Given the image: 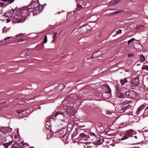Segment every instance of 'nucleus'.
Wrapping results in <instances>:
<instances>
[{
    "label": "nucleus",
    "mask_w": 148,
    "mask_h": 148,
    "mask_svg": "<svg viewBox=\"0 0 148 148\" xmlns=\"http://www.w3.org/2000/svg\"><path fill=\"white\" fill-rule=\"evenodd\" d=\"M114 114V113L108 110H107L105 112V114L106 116L110 117L113 116Z\"/></svg>",
    "instance_id": "10"
},
{
    "label": "nucleus",
    "mask_w": 148,
    "mask_h": 148,
    "mask_svg": "<svg viewBox=\"0 0 148 148\" xmlns=\"http://www.w3.org/2000/svg\"><path fill=\"white\" fill-rule=\"evenodd\" d=\"M62 130H58V132L60 133H61V132H62Z\"/></svg>",
    "instance_id": "45"
},
{
    "label": "nucleus",
    "mask_w": 148,
    "mask_h": 148,
    "mask_svg": "<svg viewBox=\"0 0 148 148\" xmlns=\"http://www.w3.org/2000/svg\"><path fill=\"white\" fill-rule=\"evenodd\" d=\"M145 108V106L144 105H142L139 107L137 112V114H138Z\"/></svg>",
    "instance_id": "12"
},
{
    "label": "nucleus",
    "mask_w": 148,
    "mask_h": 148,
    "mask_svg": "<svg viewBox=\"0 0 148 148\" xmlns=\"http://www.w3.org/2000/svg\"><path fill=\"white\" fill-rule=\"evenodd\" d=\"M30 54L29 53L28 50H25L22 51L20 54V56L22 57H25Z\"/></svg>",
    "instance_id": "6"
},
{
    "label": "nucleus",
    "mask_w": 148,
    "mask_h": 148,
    "mask_svg": "<svg viewBox=\"0 0 148 148\" xmlns=\"http://www.w3.org/2000/svg\"><path fill=\"white\" fill-rule=\"evenodd\" d=\"M133 56V54H129L128 55V56L129 57H130L131 56Z\"/></svg>",
    "instance_id": "42"
},
{
    "label": "nucleus",
    "mask_w": 148,
    "mask_h": 148,
    "mask_svg": "<svg viewBox=\"0 0 148 148\" xmlns=\"http://www.w3.org/2000/svg\"><path fill=\"white\" fill-rule=\"evenodd\" d=\"M140 62L142 63L144 62L146 60L145 57L142 54L140 55Z\"/></svg>",
    "instance_id": "13"
},
{
    "label": "nucleus",
    "mask_w": 148,
    "mask_h": 148,
    "mask_svg": "<svg viewBox=\"0 0 148 148\" xmlns=\"http://www.w3.org/2000/svg\"><path fill=\"white\" fill-rule=\"evenodd\" d=\"M130 40L132 41L135 40V38H133L131 39Z\"/></svg>",
    "instance_id": "46"
},
{
    "label": "nucleus",
    "mask_w": 148,
    "mask_h": 148,
    "mask_svg": "<svg viewBox=\"0 0 148 148\" xmlns=\"http://www.w3.org/2000/svg\"><path fill=\"white\" fill-rule=\"evenodd\" d=\"M102 88L104 92L103 94V96L106 99L110 97L112 95L111 90L109 86L106 84L102 85Z\"/></svg>",
    "instance_id": "3"
},
{
    "label": "nucleus",
    "mask_w": 148,
    "mask_h": 148,
    "mask_svg": "<svg viewBox=\"0 0 148 148\" xmlns=\"http://www.w3.org/2000/svg\"><path fill=\"white\" fill-rule=\"evenodd\" d=\"M141 26L139 25L137 27H135V28L136 29H138L141 28Z\"/></svg>",
    "instance_id": "33"
},
{
    "label": "nucleus",
    "mask_w": 148,
    "mask_h": 148,
    "mask_svg": "<svg viewBox=\"0 0 148 148\" xmlns=\"http://www.w3.org/2000/svg\"><path fill=\"white\" fill-rule=\"evenodd\" d=\"M10 13L11 15H10V16H12L13 14L14 13V11L13 10H11L10 11V12L8 13V14Z\"/></svg>",
    "instance_id": "31"
},
{
    "label": "nucleus",
    "mask_w": 148,
    "mask_h": 148,
    "mask_svg": "<svg viewBox=\"0 0 148 148\" xmlns=\"http://www.w3.org/2000/svg\"><path fill=\"white\" fill-rule=\"evenodd\" d=\"M21 35V34H17V35L16 36H20V35Z\"/></svg>",
    "instance_id": "48"
},
{
    "label": "nucleus",
    "mask_w": 148,
    "mask_h": 148,
    "mask_svg": "<svg viewBox=\"0 0 148 148\" xmlns=\"http://www.w3.org/2000/svg\"><path fill=\"white\" fill-rule=\"evenodd\" d=\"M20 145H19L17 143H15L13 145L12 148H20Z\"/></svg>",
    "instance_id": "22"
},
{
    "label": "nucleus",
    "mask_w": 148,
    "mask_h": 148,
    "mask_svg": "<svg viewBox=\"0 0 148 148\" xmlns=\"http://www.w3.org/2000/svg\"><path fill=\"white\" fill-rule=\"evenodd\" d=\"M30 148H34V147H30Z\"/></svg>",
    "instance_id": "55"
},
{
    "label": "nucleus",
    "mask_w": 148,
    "mask_h": 148,
    "mask_svg": "<svg viewBox=\"0 0 148 148\" xmlns=\"http://www.w3.org/2000/svg\"><path fill=\"white\" fill-rule=\"evenodd\" d=\"M132 84L134 85V86H137L139 83V78L138 77H136L134 79H133L131 82Z\"/></svg>",
    "instance_id": "7"
},
{
    "label": "nucleus",
    "mask_w": 148,
    "mask_h": 148,
    "mask_svg": "<svg viewBox=\"0 0 148 148\" xmlns=\"http://www.w3.org/2000/svg\"><path fill=\"white\" fill-rule=\"evenodd\" d=\"M101 53V51H98L92 55V56L94 58L100 55Z\"/></svg>",
    "instance_id": "11"
},
{
    "label": "nucleus",
    "mask_w": 148,
    "mask_h": 148,
    "mask_svg": "<svg viewBox=\"0 0 148 148\" xmlns=\"http://www.w3.org/2000/svg\"><path fill=\"white\" fill-rule=\"evenodd\" d=\"M80 127H85V126L84 125H80Z\"/></svg>",
    "instance_id": "47"
},
{
    "label": "nucleus",
    "mask_w": 148,
    "mask_h": 148,
    "mask_svg": "<svg viewBox=\"0 0 148 148\" xmlns=\"http://www.w3.org/2000/svg\"><path fill=\"white\" fill-rule=\"evenodd\" d=\"M134 131L132 129H129L126 131L125 134L126 135L129 136L132 135L134 134Z\"/></svg>",
    "instance_id": "8"
},
{
    "label": "nucleus",
    "mask_w": 148,
    "mask_h": 148,
    "mask_svg": "<svg viewBox=\"0 0 148 148\" xmlns=\"http://www.w3.org/2000/svg\"><path fill=\"white\" fill-rule=\"evenodd\" d=\"M147 66H144L142 67V70H146Z\"/></svg>",
    "instance_id": "32"
},
{
    "label": "nucleus",
    "mask_w": 148,
    "mask_h": 148,
    "mask_svg": "<svg viewBox=\"0 0 148 148\" xmlns=\"http://www.w3.org/2000/svg\"><path fill=\"white\" fill-rule=\"evenodd\" d=\"M127 106L123 107L122 109L121 110V112H123L126 111L127 109H128Z\"/></svg>",
    "instance_id": "24"
},
{
    "label": "nucleus",
    "mask_w": 148,
    "mask_h": 148,
    "mask_svg": "<svg viewBox=\"0 0 148 148\" xmlns=\"http://www.w3.org/2000/svg\"><path fill=\"white\" fill-rule=\"evenodd\" d=\"M39 5L38 0H32L29 5L28 6V8H26V10H19L15 12L14 15L15 18L19 19L21 18V19L18 22V23L24 22L29 15L28 13L27 10L35 9V10H38L39 12L42 11L43 7L42 6H39Z\"/></svg>",
    "instance_id": "1"
},
{
    "label": "nucleus",
    "mask_w": 148,
    "mask_h": 148,
    "mask_svg": "<svg viewBox=\"0 0 148 148\" xmlns=\"http://www.w3.org/2000/svg\"><path fill=\"white\" fill-rule=\"evenodd\" d=\"M127 138H124L123 137L120 139V140L123 141L125 139H127Z\"/></svg>",
    "instance_id": "39"
},
{
    "label": "nucleus",
    "mask_w": 148,
    "mask_h": 148,
    "mask_svg": "<svg viewBox=\"0 0 148 148\" xmlns=\"http://www.w3.org/2000/svg\"><path fill=\"white\" fill-rule=\"evenodd\" d=\"M121 32H122L121 30L119 29L117 31V34H120L121 33Z\"/></svg>",
    "instance_id": "34"
},
{
    "label": "nucleus",
    "mask_w": 148,
    "mask_h": 148,
    "mask_svg": "<svg viewBox=\"0 0 148 148\" xmlns=\"http://www.w3.org/2000/svg\"><path fill=\"white\" fill-rule=\"evenodd\" d=\"M146 70L148 71V66H147V68Z\"/></svg>",
    "instance_id": "54"
},
{
    "label": "nucleus",
    "mask_w": 148,
    "mask_h": 148,
    "mask_svg": "<svg viewBox=\"0 0 148 148\" xmlns=\"http://www.w3.org/2000/svg\"><path fill=\"white\" fill-rule=\"evenodd\" d=\"M62 136L63 137H66V138H68V136L67 135H66V133H65V134H64Z\"/></svg>",
    "instance_id": "35"
},
{
    "label": "nucleus",
    "mask_w": 148,
    "mask_h": 148,
    "mask_svg": "<svg viewBox=\"0 0 148 148\" xmlns=\"http://www.w3.org/2000/svg\"><path fill=\"white\" fill-rule=\"evenodd\" d=\"M132 42V41L131 40H128V41H127L128 43V44L129 45Z\"/></svg>",
    "instance_id": "41"
},
{
    "label": "nucleus",
    "mask_w": 148,
    "mask_h": 148,
    "mask_svg": "<svg viewBox=\"0 0 148 148\" xmlns=\"http://www.w3.org/2000/svg\"><path fill=\"white\" fill-rule=\"evenodd\" d=\"M12 38V37H8L5 38L4 39V40H7V39H10V38Z\"/></svg>",
    "instance_id": "40"
},
{
    "label": "nucleus",
    "mask_w": 148,
    "mask_h": 148,
    "mask_svg": "<svg viewBox=\"0 0 148 148\" xmlns=\"http://www.w3.org/2000/svg\"><path fill=\"white\" fill-rule=\"evenodd\" d=\"M134 137L135 138H137V137L136 136H134Z\"/></svg>",
    "instance_id": "51"
},
{
    "label": "nucleus",
    "mask_w": 148,
    "mask_h": 148,
    "mask_svg": "<svg viewBox=\"0 0 148 148\" xmlns=\"http://www.w3.org/2000/svg\"><path fill=\"white\" fill-rule=\"evenodd\" d=\"M51 125L50 122L49 121H47L46 122V126L47 128H49Z\"/></svg>",
    "instance_id": "26"
},
{
    "label": "nucleus",
    "mask_w": 148,
    "mask_h": 148,
    "mask_svg": "<svg viewBox=\"0 0 148 148\" xmlns=\"http://www.w3.org/2000/svg\"><path fill=\"white\" fill-rule=\"evenodd\" d=\"M68 101L65 99L62 102L63 105L64 109L56 111L54 114V116L56 117L58 116L59 117L63 118L61 119L62 121L67 122L69 120V116L68 115H73L75 113V109L73 105L69 106Z\"/></svg>",
    "instance_id": "2"
},
{
    "label": "nucleus",
    "mask_w": 148,
    "mask_h": 148,
    "mask_svg": "<svg viewBox=\"0 0 148 148\" xmlns=\"http://www.w3.org/2000/svg\"><path fill=\"white\" fill-rule=\"evenodd\" d=\"M67 127L68 128L71 129V130L73 128V125L72 124H69L67 125Z\"/></svg>",
    "instance_id": "23"
},
{
    "label": "nucleus",
    "mask_w": 148,
    "mask_h": 148,
    "mask_svg": "<svg viewBox=\"0 0 148 148\" xmlns=\"http://www.w3.org/2000/svg\"><path fill=\"white\" fill-rule=\"evenodd\" d=\"M90 136H94L95 137V134L93 133H90Z\"/></svg>",
    "instance_id": "36"
},
{
    "label": "nucleus",
    "mask_w": 148,
    "mask_h": 148,
    "mask_svg": "<svg viewBox=\"0 0 148 148\" xmlns=\"http://www.w3.org/2000/svg\"><path fill=\"white\" fill-rule=\"evenodd\" d=\"M115 88L116 95L117 96L120 98H123L125 97V94L121 92V91L123 90V89L125 88L124 87H122L120 85L117 84L115 86Z\"/></svg>",
    "instance_id": "4"
},
{
    "label": "nucleus",
    "mask_w": 148,
    "mask_h": 148,
    "mask_svg": "<svg viewBox=\"0 0 148 148\" xmlns=\"http://www.w3.org/2000/svg\"><path fill=\"white\" fill-rule=\"evenodd\" d=\"M145 27L144 26H141V28H141V29H143V28L144 27Z\"/></svg>",
    "instance_id": "50"
},
{
    "label": "nucleus",
    "mask_w": 148,
    "mask_h": 148,
    "mask_svg": "<svg viewBox=\"0 0 148 148\" xmlns=\"http://www.w3.org/2000/svg\"><path fill=\"white\" fill-rule=\"evenodd\" d=\"M83 130V129H79L78 131H80L81 130Z\"/></svg>",
    "instance_id": "52"
},
{
    "label": "nucleus",
    "mask_w": 148,
    "mask_h": 148,
    "mask_svg": "<svg viewBox=\"0 0 148 148\" xmlns=\"http://www.w3.org/2000/svg\"><path fill=\"white\" fill-rule=\"evenodd\" d=\"M10 28V27L7 28L5 27H4V28L2 29V32L3 33H6V32Z\"/></svg>",
    "instance_id": "18"
},
{
    "label": "nucleus",
    "mask_w": 148,
    "mask_h": 148,
    "mask_svg": "<svg viewBox=\"0 0 148 148\" xmlns=\"http://www.w3.org/2000/svg\"><path fill=\"white\" fill-rule=\"evenodd\" d=\"M10 21H10V19H7V21H6V22H7V23H9V22H10Z\"/></svg>",
    "instance_id": "44"
},
{
    "label": "nucleus",
    "mask_w": 148,
    "mask_h": 148,
    "mask_svg": "<svg viewBox=\"0 0 148 148\" xmlns=\"http://www.w3.org/2000/svg\"><path fill=\"white\" fill-rule=\"evenodd\" d=\"M59 12V13H61V12Z\"/></svg>",
    "instance_id": "57"
},
{
    "label": "nucleus",
    "mask_w": 148,
    "mask_h": 148,
    "mask_svg": "<svg viewBox=\"0 0 148 148\" xmlns=\"http://www.w3.org/2000/svg\"><path fill=\"white\" fill-rule=\"evenodd\" d=\"M78 98L79 99H81L82 98H81L80 97H79V96L78 97Z\"/></svg>",
    "instance_id": "53"
},
{
    "label": "nucleus",
    "mask_w": 148,
    "mask_h": 148,
    "mask_svg": "<svg viewBox=\"0 0 148 148\" xmlns=\"http://www.w3.org/2000/svg\"><path fill=\"white\" fill-rule=\"evenodd\" d=\"M139 62L138 61L136 63V64L137 66H139L140 65V64L139 63H138V62Z\"/></svg>",
    "instance_id": "43"
},
{
    "label": "nucleus",
    "mask_w": 148,
    "mask_h": 148,
    "mask_svg": "<svg viewBox=\"0 0 148 148\" xmlns=\"http://www.w3.org/2000/svg\"><path fill=\"white\" fill-rule=\"evenodd\" d=\"M136 148H140V147H136Z\"/></svg>",
    "instance_id": "56"
},
{
    "label": "nucleus",
    "mask_w": 148,
    "mask_h": 148,
    "mask_svg": "<svg viewBox=\"0 0 148 148\" xmlns=\"http://www.w3.org/2000/svg\"><path fill=\"white\" fill-rule=\"evenodd\" d=\"M89 27V26L88 25L82 26L78 29V31L81 34L86 33L87 32L88 29H90Z\"/></svg>",
    "instance_id": "5"
},
{
    "label": "nucleus",
    "mask_w": 148,
    "mask_h": 148,
    "mask_svg": "<svg viewBox=\"0 0 148 148\" xmlns=\"http://www.w3.org/2000/svg\"><path fill=\"white\" fill-rule=\"evenodd\" d=\"M57 87L60 90H61L64 88L65 86L62 84H60L58 85Z\"/></svg>",
    "instance_id": "16"
},
{
    "label": "nucleus",
    "mask_w": 148,
    "mask_h": 148,
    "mask_svg": "<svg viewBox=\"0 0 148 148\" xmlns=\"http://www.w3.org/2000/svg\"><path fill=\"white\" fill-rule=\"evenodd\" d=\"M57 34V32H54V34L53 36V38H54V40L52 41V42H53L54 41V40L55 39L56 36Z\"/></svg>",
    "instance_id": "28"
},
{
    "label": "nucleus",
    "mask_w": 148,
    "mask_h": 148,
    "mask_svg": "<svg viewBox=\"0 0 148 148\" xmlns=\"http://www.w3.org/2000/svg\"><path fill=\"white\" fill-rule=\"evenodd\" d=\"M79 136L81 138H87L88 136L84 133H82L79 134Z\"/></svg>",
    "instance_id": "20"
},
{
    "label": "nucleus",
    "mask_w": 148,
    "mask_h": 148,
    "mask_svg": "<svg viewBox=\"0 0 148 148\" xmlns=\"http://www.w3.org/2000/svg\"><path fill=\"white\" fill-rule=\"evenodd\" d=\"M1 136V135L0 134V136Z\"/></svg>",
    "instance_id": "58"
},
{
    "label": "nucleus",
    "mask_w": 148,
    "mask_h": 148,
    "mask_svg": "<svg viewBox=\"0 0 148 148\" xmlns=\"http://www.w3.org/2000/svg\"><path fill=\"white\" fill-rule=\"evenodd\" d=\"M130 137L129 136H128L127 135H126L125 134V135L124 136L123 138H127V139L128 138Z\"/></svg>",
    "instance_id": "37"
},
{
    "label": "nucleus",
    "mask_w": 148,
    "mask_h": 148,
    "mask_svg": "<svg viewBox=\"0 0 148 148\" xmlns=\"http://www.w3.org/2000/svg\"><path fill=\"white\" fill-rule=\"evenodd\" d=\"M44 43H46L47 41V35H45L44 39Z\"/></svg>",
    "instance_id": "30"
},
{
    "label": "nucleus",
    "mask_w": 148,
    "mask_h": 148,
    "mask_svg": "<svg viewBox=\"0 0 148 148\" xmlns=\"http://www.w3.org/2000/svg\"><path fill=\"white\" fill-rule=\"evenodd\" d=\"M25 112V111L24 110H23L20 111L18 110L17 111V113L19 114V115H20V116H21L22 114L25 115V114L26 112L24 113V112Z\"/></svg>",
    "instance_id": "19"
},
{
    "label": "nucleus",
    "mask_w": 148,
    "mask_h": 148,
    "mask_svg": "<svg viewBox=\"0 0 148 148\" xmlns=\"http://www.w3.org/2000/svg\"><path fill=\"white\" fill-rule=\"evenodd\" d=\"M85 39V38L84 37H82L79 40V43H83L84 42Z\"/></svg>",
    "instance_id": "21"
},
{
    "label": "nucleus",
    "mask_w": 148,
    "mask_h": 148,
    "mask_svg": "<svg viewBox=\"0 0 148 148\" xmlns=\"http://www.w3.org/2000/svg\"><path fill=\"white\" fill-rule=\"evenodd\" d=\"M119 1V0H112L110 2L109 4L111 6H114L118 4Z\"/></svg>",
    "instance_id": "9"
},
{
    "label": "nucleus",
    "mask_w": 148,
    "mask_h": 148,
    "mask_svg": "<svg viewBox=\"0 0 148 148\" xmlns=\"http://www.w3.org/2000/svg\"><path fill=\"white\" fill-rule=\"evenodd\" d=\"M77 134L78 133L77 132L73 133L72 134V136L73 138L76 136Z\"/></svg>",
    "instance_id": "29"
},
{
    "label": "nucleus",
    "mask_w": 148,
    "mask_h": 148,
    "mask_svg": "<svg viewBox=\"0 0 148 148\" xmlns=\"http://www.w3.org/2000/svg\"><path fill=\"white\" fill-rule=\"evenodd\" d=\"M94 57H93V56H91V57H88L87 58V59L88 60H90L92 58H94Z\"/></svg>",
    "instance_id": "38"
},
{
    "label": "nucleus",
    "mask_w": 148,
    "mask_h": 148,
    "mask_svg": "<svg viewBox=\"0 0 148 148\" xmlns=\"http://www.w3.org/2000/svg\"><path fill=\"white\" fill-rule=\"evenodd\" d=\"M121 12V10H119L118 11H116L113 12L111 14H110L112 15H114L118 13H120Z\"/></svg>",
    "instance_id": "25"
},
{
    "label": "nucleus",
    "mask_w": 148,
    "mask_h": 148,
    "mask_svg": "<svg viewBox=\"0 0 148 148\" xmlns=\"http://www.w3.org/2000/svg\"><path fill=\"white\" fill-rule=\"evenodd\" d=\"M120 82L122 86H123L124 84L127 82V78H125L124 79L121 80Z\"/></svg>",
    "instance_id": "14"
},
{
    "label": "nucleus",
    "mask_w": 148,
    "mask_h": 148,
    "mask_svg": "<svg viewBox=\"0 0 148 148\" xmlns=\"http://www.w3.org/2000/svg\"><path fill=\"white\" fill-rule=\"evenodd\" d=\"M12 143V141H10L8 143H3L2 145L5 148H8V147Z\"/></svg>",
    "instance_id": "15"
},
{
    "label": "nucleus",
    "mask_w": 148,
    "mask_h": 148,
    "mask_svg": "<svg viewBox=\"0 0 148 148\" xmlns=\"http://www.w3.org/2000/svg\"><path fill=\"white\" fill-rule=\"evenodd\" d=\"M127 62L128 64H131L132 62V60L131 59H128L127 60Z\"/></svg>",
    "instance_id": "27"
},
{
    "label": "nucleus",
    "mask_w": 148,
    "mask_h": 148,
    "mask_svg": "<svg viewBox=\"0 0 148 148\" xmlns=\"http://www.w3.org/2000/svg\"><path fill=\"white\" fill-rule=\"evenodd\" d=\"M97 143L99 145L101 144L103 142V138H98V139H97Z\"/></svg>",
    "instance_id": "17"
},
{
    "label": "nucleus",
    "mask_w": 148,
    "mask_h": 148,
    "mask_svg": "<svg viewBox=\"0 0 148 148\" xmlns=\"http://www.w3.org/2000/svg\"><path fill=\"white\" fill-rule=\"evenodd\" d=\"M148 110V106L145 109V110L146 111L147 110H147Z\"/></svg>",
    "instance_id": "49"
}]
</instances>
